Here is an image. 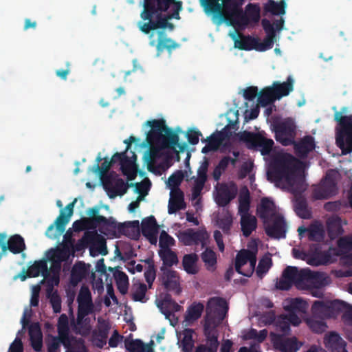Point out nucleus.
Returning <instances> with one entry per match:
<instances>
[{
  "mask_svg": "<svg viewBox=\"0 0 352 352\" xmlns=\"http://www.w3.org/2000/svg\"><path fill=\"white\" fill-rule=\"evenodd\" d=\"M146 124L151 128L147 133L146 139L151 146L148 153L151 161L155 160L159 156L160 150L174 148L177 145L182 152L186 149V144H179L178 134L166 126L164 119L148 120Z\"/></svg>",
  "mask_w": 352,
  "mask_h": 352,
  "instance_id": "obj_1",
  "label": "nucleus"
},
{
  "mask_svg": "<svg viewBox=\"0 0 352 352\" xmlns=\"http://www.w3.org/2000/svg\"><path fill=\"white\" fill-rule=\"evenodd\" d=\"M170 19V17L162 14L146 22L139 21L138 23L142 33L149 34V45L156 48L157 56H160L164 50L171 53L173 50L179 47V44L169 38L165 31L166 28L170 30L174 28V25L168 22Z\"/></svg>",
  "mask_w": 352,
  "mask_h": 352,
  "instance_id": "obj_2",
  "label": "nucleus"
},
{
  "mask_svg": "<svg viewBox=\"0 0 352 352\" xmlns=\"http://www.w3.org/2000/svg\"><path fill=\"white\" fill-rule=\"evenodd\" d=\"M256 214L262 220L266 234L272 239L285 237V221L274 202L270 197H263L257 206Z\"/></svg>",
  "mask_w": 352,
  "mask_h": 352,
  "instance_id": "obj_3",
  "label": "nucleus"
},
{
  "mask_svg": "<svg viewBox=\"0 0 352 352\" xmlns=\"http://www.w3.org/2000/svg\"><path fill=\"white\" fill-rule=\"evenodd\" d=\"M327 279L328 276L323 272H312L309 268L299 270L297 267L287 265V290L292 285L300 290L324 286Z\"/></svg>",
  "mask_w": 352,
  "mask_h": 352,
  "instance_id": "obj_4",
  "label": "nucleus"
},
{
  "mask_svg": "<svg viewBox=\"0 0 352 352\" xmlns=\"http://www.w3.org/2000/svg\"><path fill=\"white\" fill-rule=\"evenodd\" d=\"M348 113L349 108L342 107L333 115L337 122L335 129L336 144L345 155L352 152V114L347 115Z\"/></svg>",
  "mask_w": 352,
  "mask_h": 352,
  "instance_id": "obj_5",
  "label": "nucleus"
},
{
  "mask_svg": "<svg viewBox=\"0 0 352 352\" xmlns=\"http://www.w3.org/2000/svg\"><path fill=\"white\" fill-rule=\"evenodd\" d=\"M301 160L287 153V192L299 194L300 192H305L307 188L305 181L306 164Z\"/></svg>",
  "mask_w": 352,
  "mask_h": 352,
  "instance_id": "obj_6",
  "label": "nucleus"
},
{
  "mask_svg": "<svg viewBox=\"0 0 352 352\" xmlns=\"http://www.w3.org/2000/svg\"><path fill=\"white\" fill-rule=\"evenodd\" d=\"M297 126L292 118L287 117V146L292 145L294 152L299 159L305 160L309 154L316 148L314 138L307 135L296 141Z\"/></svg>",
  "mask_w": 352,
  "mask_h": 352,
  "instance_id": "obj_7",
  "label": "nucleus"
},
{
  "mask_svg": "<svg viewBox=\"0 0 352 352\" xmlns=\"http://www.w3.org/2000/svg\"><path fill=\"white\" fill-rule=\"evenodd\" d=\"M98 230L104 235L116 236V233L127 236H138L140 234L139 221L118 223L115 218L98 217Z\"/></svg>",
  "mask_w": 352,
  "mask_h": 352,
  "instance_id": "obj_8",
  "label": "nucleus"
},
{
  "mask_svg": "<svg viewBox=\"0 0 352 352\" xmlns=\"http://www.w3.org/2000/svg\"><path fill=\"white\" fill-rule=\"evenodd\" d=\"M267 177L277 187L286 190V151L276 148L268 164Z\"/></svg>",
  "mask_w": 352,
  "mask_h": 352,
  "instance_id": "obj_9",
  "label": "nucleus"
},
{
  "mask_svg": "<svg viewBox=\"0 0 352 352\" xmlns=\"http://www.w3.org/2000/svg\"><path fill=\"white\" fill-rule=\"evenodd\" d=\"M347 307V303L340 300H315L311 307V314L318 319L336 318Z\"/></svg>",
  "mask_w": 352,
  "mask_h": 352,
  "instance_id": "obj_10",
  "label": "nucleus"
},
{
  "mask_svg": "<svg viewBox=\"0 0 352 352\" xmlns=\"http://www.w3.org/2000/svg\"><path fill=\"white\" fill-rule=\"evenodd\" d=\"M338 175L337 170H329L320 184L313 186L312 198L316 200L327 199L336 195L338 192L336 182Z\"/></svg>",
  "mask_w": 352,
  "mask_h": 352,
  "instance_id": "obj_11",
  "label": "nucleus"
},
{
  "mask_svg": "<svg viewBox=\"0 0 352 352\" xmlns=\"http://www.w3.org/2000/svg\"><path fill=\"white\" fill-rule=\"evenodd\" d=\"M240 140L248 144V148L259 151L262 155H267L272 151L274 141L264 137L261 133L243 131Z\"/></svg>",
  "mask_w": 352,
  "mask_h": 352,
  "instance_id": "obj_12",
  "label": "nucleus"
},
{
  "mask_svg": "<svg viewBox=\"0 0 352 352\" xmlns=\"http://www.w3.org/2000/svg\"><path fill=\"white\" fill-rule=\"evenodd\" d=\"M76 199L68 204L63 210H61L60 214L53 224H51L46 230L45 234L47 237L55 239L60 236L65 230L66 225L69 223L70 217L74 212V208Z\"/></svg>",
  "mask_w": 352,
  "mask_h": 352,
  "instance_id": "obj_13",
  "label": "nucleus"
},
{
  "mask_svg": "<svg viewBox=\"0 0 352 352\" xmlns=\"http://www.w3.org/2000/svg\"><path fill=\"white\" fill-rule=\"evenodd\" d=\"M175 0H144L140 13L142 22H146L166 12Z\"/></svg>",
  "mask_w": 352,
  "mask_h": 352,
  "instance_id": "obj_14",
  "label": "nucleus"
},
{
  "mask_svg": "<svg viewBox=\"0 0 352 352\" xmlns=\"http://www.w3.org/2000/svg\"><path fill=\"white\" fill-rule=\"evenodd\" d=\"M131 153H132V159L127 157L126 151H124L121 153H116L110 160L113 164L117 162H120L122 173L127 177L128 181L134 180L138 172V168L135 164L137 156L134 152L131 151Z\"/></svg>",
  "mask_w": 352,
  "mask_h": 352,
  "instance_id": "obj_15",
  "label": "nucleus"
},
{
  "mask_svg": "<svg viewBox=\"0 0 352 352\" xmlns=\"http://www.w3.org/2000/svg\"><path fill=\"white\" fill-rule=\"evenodd\" d=\"M286 96V82L280 83L274 82L272 86L262 89L258 93V103L262 107H266L272 103L276 99Z\"/></svg>",
  "mask_w": 352,
  "mask_h": 352,
  "instance_id": "obj_16",
  "label": "nucleus"
},
{
  "mask_svg": "<svg viewBox=\"0 0 352 352\" xmlns=\"http://www.w3.org/2000/svg\"><path fill=\"white\" fill-rule=\"evenodd\" d=\"M102 183L104 189L107 191L110 198H115L117 196H122L126 193L129 187H133V183L124 182V181L117 175H107L103 177Z\"/></svg>",
  "mask_w": 352,
  "mask_h": 352,
  "instance_id": "obj_17",
  "label": "nucleus"
},
{
  "mask_svg": "<svg viewBox=\"0 0 352 352\" xmlns=\"http://www.w3.org/2000/svg\"><path fill=\"white\" fill-rule=\"evenodd\" d=\"M228 311L226 300L220 297L211 298L207 304L206 318H210L212 321L217 319L221 321L226 317Z\"/></svg>",
  "mask_w": 352,
  "mask_h": 352,
  "instance_id": "obj_18",
  "label": "nucleus"
},
{
  "mask_svg": "<svg viewBox=\"0 0 352 352\" xmlns=\"http://www.w3.org/2000/svg\"><path fill=\"white\" fill-rule=\"evenodd\" d=\"M179 241L184 245L201 244L202 247L206 245V241L208 234L206 230H195L193 228H188L179 232L177 235Z\"/></svg>",
  "mask_w": 352,
  "mask_h": 352,
  "instance_id": "obj_19",
  "label": "nucleus"
},
{
  "mask_svg": "<svg viewBox=\"0 0 352 352\" xmlns=\"http://www.w3.org/2000/svg\"><path fill=\"white\" fill-rule=\"evenodd\" d=\"M217 190L215 201L219 206L225 207L236 197L238 188L234 182H230L218 184Z\"/></svg>",
  "mask_w": 352,
  "mask_h": 352,
  "instance_id": "obj_20",
  "label": "nucleus"
},
{
  "mask_svg": "<svg viewBox=\"0 0 352 352\" xmlns=\"http://www.w3.org/2000/svg\"><path fill=\"white\" fill-rule=\"evenodd\" d=\"M274 323L276 330L281 331L282 334L271 332V341L276 349L281 352H286V314H282L276 318Z\"/></svg>",
  "mask_w": 352,
  "mask_h": 352,
  "instance_id": "obj_21",
  "label": "nucleus"
},
{
  "mask_svg": "<svg viewBox=\"0 0 352 352\" xmlns=\"http://www.w3.org/2000/svg\"><path fill=\"white\" fill-rule=\"evenodd\" d=\"M340 256V250L330 247L327 250L316 251L309 259L308 263L314 266L328 265L336 262Z\"/></svg>",
  "mask_w": 352,
  "mask_h": 352,
  "instance_id": "obj_22",
  "label": "nucleus"
},
{
  "mask_svg": "<svg viewBox=\"0 0 352 352\" xmlns=\"http://www.w3.org/2000/svg\"><path fill=\"white\" fill-rule=\"evenodd\" d=\"M239 38H236L235 35L232 36L235 48L246 51L255 50L259 52H264L267 50L263 42H261L258 38H254L250 35L245 36L242 34H239Z\"/></svg>",
  "mask_w": 352,
  "mask_h": 352,
  "instance_id": "obj_23",
  "label": "nucleus"
},
{
  "mask_svg": "<svg viewBox=\"0 0 352 352\" xmlns=\"http://www.w3.org/2000/svg\"><path fill=\"white\" fill-rule=\"evenodd\" d=\"M160 270L162 272L160 279L164 289L168 292H172L177 295L179 294L182 289L177 272L165 267H161Z\"/></svg>",
  "mask_w": 352,
  "mask_h": 352,
  "instance_id": "obj_24",
  "label": "nucleus"
},
{
  "mask_svg": "<svg viewBox=\"0 0 352 352\" xmlns=\"http://www.w3.org/2000/svg\"><path fill=\"white\" fill-rule=\"evenodd\" d=\"M283 24L284 20L283 19L276 20L273 23L267 19H262L261 25L267 34L263 41V43L267 50H270L273 47L276 30H281Z\"/></svg>",
  "mask_w": 352,
  "mask_h": 352,
  "instance_id": "obj_25",
  "label": "nucleus"
},
{
  "mask_svg": "<svg viewBox=\"0 0 352 352\" xmlns=\"http://www.w3.org/2000/svg\"><path fill=\"white\" fill-rule=\"evenodd\" d=\"M141 230L142 235L145 236L151 244H156L159 226L157 224L154 216L151 215L142 219Z\"/></svg>",
  "mask_w": 352,
  "mask_h": 352,
  "instance_id": "obj_26",
  "label": "nucleus"
},
{
  "mask_svg": "<svg viewBox=\"0 0 352 352\" xmlns=\"http://www.w3.org/2000/svg\"><path fill=\"white\" fill-rule=\"evenodd\" d=\"M90 264H86L83 261H77L72 267L69 277V283L76 287L84 278L89 276L90 272Z\"/></svg>",
  "mask_w": 352,
  "mask_h": 352,
  "instance_id": "obj_27",
  "label": "nucleus"
},
{
  "mask_svg": "<svg viewBox=\"0 0 352 352\" xmlns=\"http://www.w3.org/2000/svg\"><path fill=\"white\" fill-rule=\"evenodd\" d=\"M324 342L331 352H347L346 342L336 332L332 331L325 335Z\"/></svg>",
  "mask_w": 352,
  "mask_h": 352,
  "instance_id": "obj_28",
  "label": "nucleus"
},
{
  "mask_svg": "<svg viewBox=\"0 0 352 352\" xmlns=\"http://www.w3.org/2000/svg\"><path fill=\"white\" fill-rule=\"evenodd\" d=\"M294 195V208L297 214L302 219H310L311 217V212L308 209L307 202L302 196L304 192L299 194L290 192Z\"/></svg>",
  "mask_w": 352,
  "mask_h": 352,
  "instance_id": "obj_29",
  "label": "nucleus"
},
{
  "mask_svg": "<svg viewBox=\"0 0 352 352\" xmlns=\"http://www.w3.org/2000/svg\"><path fill=\"white\" fill-rule=\"evenodd\" d=\"M186 208L184 194L180 188L172 189L170 198L168 201V212L174 214L179 210Z\"/></svg>",
  "mask_w": 352,
  "mask_h": 352,
  "instance_id": "obj_30",
  "label": "nucleus"
},
{
  "mask_svg": "<svg viewBox=\"0 0 352 352\" xmlns=\"http://www.w3.org/2000/svg\"><path fill=\"white\" fill-rule=\"evenodd\" d=\"M47 259L51 261L54 272L58 273L61 267V262L68 258L67 252L61 249H50L47 253Z\"/></svg>",
  "mask_w": 352,
  "mask_h": 352,
  "instance_id": "obj_31",
  "label": "nucleus"
},
{
  "mask_svg": "<svg viewBox=\"0 0 352 352\" xmlns=\"http://www.w3.org/2000/svg\"><path fill=\"white\" fill-rule=\"evenodd\" d=\"M26 248L24 239L18 234L10 236L7 241V246H4L3 252L9 250L14 254L23 252Z\"/></svg>",
  "mask_w": 352,
  "mask_h": 352,
  "instance_id": "obj_32",
  "label": "nucleus"
},
{
  "mask_svg": "<svg viewBox=\"0 0 352 352\" xmlns=\"http://www.w3.org/2000/svg\"><path fill=\"white\" fill-rule=\"evenodd\" d=\"M204 309V305L201 302H193L187 309L184 316L186 325H191L201 316Z\"/></svg>",
  "mask_w": 352,
  "mask_h": 352,
  "instance_id": "obj_33",
  "label": "nucleus"
},
{
  "mask_svg": "<svg viewBox=\"0 0 352 352\" xmlns=\"http://www.w3.org/2000/svg\"><path fill=\"white\" fill-rule=\"evenodd\" d=\"M109 330L110 326L108 322H100L98 329L93 334L94 341L97 346L102 348L106 344Z\"/></svg>",
  "mask_w": 352,
  "mask_h": 352,
  "instance_id": "obj_34",
  "label": "nucleus"
},
{
  "mask_svg": "<svg viewBox=\"0 0 352 352\" xmlns=\"http://www.w3.org/2000/svg\"><path fill=\"white\" fill-rule=\"evenodd\" d=\"M153 341H151L150 344H144V343L138 339L124 340V345L127 351L129 352H152V346Z\"/></svg>",
  "mask_w": 352,
  "mask_h": 352,
  "instance_id": "obj_35",
  "label": "nucleus"
},
{
  "mask_svg": "<svg viewBox=\"0 0 352 352\" xmlns=\"http://www.w3.org/2000/svg\"><path fill=\"white\" fill-rule=\"evenodd\" d=\"M250 208V195L248 188L244 186L239 197V213L241 216L249 215Z\"/></svg>",
  "mask_w": 352,
  "mask_h": 352,
  "instance_id": "obj_36",
  "label": "nucleus"
},
{
  "mask_svg": "<svg viewBox=\"0 0 352 352\" xmlns=\"http://www.w3.org/2000/svg\"><path fill=\"white\" fill-rule=\"evenodd\" d=\"M241 227L243 234L248 237L252 232L256 228V218L251 214L241 216Z\"/></svg>",
  "mask_w": 352,
  "mask_h": 352,
  "instance_id": "obj_37",
  "label": "nucleus"
},
{
  "mask_svg": "<svg viewBox=\"0 0 352 352\" xmlns=\"http://www.w3.org/2000/svg\"><path fill=\"white\" fill-rule=\"evenodd\" d=\"M199 260L198 256L195 254H185L182 259V265L184 270L188 274H196L198 273V267L197 263Z\"/></svg>",
  "mask_w": 352,
  "mask_h": 352,
  "instance_id": "obj_38",
  "label": "nucleus"
},
{
  "mask_svg": "<svg viewBox=\"0 0 352 352\" xmlns=\"http://www.w3.org/2000/svg\"><path fill=\"white\" fill-rule=\"evenodd\" d=\"M28 277H37L40 273L46 277L48 274L47 261L45 259L35 261L27 270Z\"/></svg>",
  "mask_w": 352,
  "mask_h": 352,
  "instance_id": "obj_39",
  "label": "nucleus"
},
{
  "mask_svg": "<svg viewBox=\"0 0 352 352\" xmlns=\"http://www.w3.org/2000/svg\"><path fill=\"white\" fill-rule=\"evenodd\" d=\"M305 322L311 331L318 334L324 333L328 327L324 319H318L312 314L305 319Z\"/></svg>",
  "mask_w": 352,
  "mask_h": 352,
  "instance_id": "obj_40",
  "label": "nucleus"
},
{
  "mask_svg": "<svg viewBox=\"0 0 352 352\" xmlns=\"http://www.w3.org/2000/svg\"><path fill=\"white\" fill-rule=\"evenodd\" d=\"M158 254L161 260L163 261V265L162 267L166 268L170 267L177 264L179 261L177 254L171 250L170 248L160 250Z\"/></svg>",
  "mask_w": 352,
  "mask_h": 352,
  "instance_id": "obj_41",
  "label": "nucleus"
},
{
  "mask_svg": "<svg viewBox=\"0 0 352 352\" xmlns=\"http://www.w3.org/2000/svg\"><path fill=\"white\" fill-rule=\"evenodd\" d=\"M194 332L193 329L187 328L180 333L183 336L180 340V347H182L183 352H190L192 351L194 346V340L192 338Z\"/></svg>",
  "mask_w": 352,
  "mask_h": 352,
  "instance_id": "obj_42",
  "label": "nucleus"
},
{
  "mask_svg": "<svg viewBox=\"0 0 352 352\" xmlns=\"http://www.w3.org/2000/svg\"><path fill=\"white\" fill-rule=\"evenodd\" d=\"M58 336L56 337L60 344H62L67 350H69L73 346L72 345V341H77L74 336H69V327H67L65 325L58 328Z\"/></svg>",
  "mask_w": 352,
  "mask_h": 352,
  "instance_id": "obj_43",
  "label": "nucleus"
},
{
  "mask_svg": "<svg viewBox=\"0 0 352 352\" xmlns=\"http://www.w3.org/2000/svg\"><path fill=\"white\" fill-rule=\"evenodd\" d=\"M113 276L119 292L122 294H126L129 287V278L127 275L122 271L116 269L113 272Z\"/></svg>",
  "mask_w": 352,
  "mask_h": 352,
  "instance_id": "obj_44",
  "label": "nucleus"
},
{
  "mask_svg": "<svg viewBox=\"0 0 352 352\" xmlns=\"http://www.w3.org/2000/svg\"><path fill=\"white\" fill-rule=\"evenodd\" d=\"M254 250H241L238 252L235 259V270L240 274H242V266L245 265L250 260Z\"/></svg>",
  "mask_w": 352,
  "mask_h": 352,
  "instance_id": "obj_45",
  "label": "nucleus"
},
{
  "mask_svg": "<svg viewBox=\"0 0 352 352\" xmlns=\"http://www.w3.org/2000/svg\"><path fill=\"white\" fill-rule=\"evenodd\" d=\"M201 259L205 263L208 270L214 271L217 265V254L209 248L206 250L201 254Z\"/></svg>",
  "mask_w": 352,
  "mask_h": 352,
  "instance_id": "obj_46",
  "label": "nucleus"
},
{
  "mask_svg": "<svg viewBox=\"0 0 352 352\" xmlns=\"http://www.w3.org/2000/svg\"><path fill=\"white\" fill-rule=\"evenodd\" d=\"M78 311H77V318H76V324H80L82 321L83 318L94 311V303L93 302H78Z\"/></svg>",
  "mask_w": 352,
  "mask_h": 352,
  "instance_id": "obj_47",
  "label": "nucleus"
},
{
  "mask_svg": "<svg viewBox=\"0 0 352 352\" xmlns=\"http://www.w3.org/2000/svg\"><path fill=\"white\" fill-rule=\"evenodd\" d=\"M233 223L231 213L227 211L217 219V226L224 234H229Z\"/></svg>",
  "mask_w": 352,
  "mask_h": 352,
  "instance_id": "obj_48",
  "label": "nucleus"
},
{
  "mask_svg": "<svg viewBox=\"0 0 352 352\" xmlns=\"http://www.w3.org/2000/svg\"><path fill=\"white\" fill-rule=\"evenodd\" d=\"M147 286L144 283L134 284L132 288L131 297L134 301L145 302L148 298H146Z\"/></svg>",
  "mask_w": 352,
  "mask_h": 352,
  "instance_id": "obj_49",
  "label": "nucleus"
},
{
  "mask_svg": "<svg viewBox=\"0 0 352 352\" xmlns=\"http://www.w3.org/2000/svg\"><path fill=\"white\" fill-rule=\"evenodd\" d=\"M47 296L50 299L54 312L56 314L60 313L61 311V299L57 291H54L52 285L47 288Z\"/></svg>",
  "mask_w": 352,
  "mask_h": 352,
  "instance_id": "obj_50",
  "label": "nucleus"
},
{
  "mask_svg": "<svg viewBox=\"0 0 352 352\" xmlns=\"http://www.w3.org/2000/svg\"><path fill=\"white\" fill-rule=\"evenodd\" d=\"M308 308V304L306 301L298 298H292L287 305V312L292 311L294 312L305 314Z\"/></svg>",
  "mask_w": 352,
  "mask_h": 352,
  "instance_id": "obj_51",
  "label": "nucleus"
},
{
  "mask_svg": "<svg viewBox=\"0 0 352 352\" xmlns=\"http://www.w3.org/2000/svg\"><path fill=\"white\" fill-rule=\"evenodd\" d=\"M284 5L285 0L281 1L280 3L269 0L264 6V11L265 13H270L273 15L283 14L285 13Z\"/></svg>",
  "mask_w": 352,
  "mask_h": 352,
  "instance_id": "obj_52",
  "label": "nucleus"
},
{
  "mask_svg": "<svg viewBox=\"0 0 352 352\" xmlns=\"http://www.w3.org/2000/svg\"><path fill=\"white\" fill-rule=\"evenodd\" d=\"M268 331L267 329H262L259 332L253 328H251L243 336V339L245 340H255L258 343H262L267 338Z\"/></svg>",
  "mask_w": 352,
  "mask_h": 352,
  "instance_id": "obj_53",
  "label": "nucleus"
},
{
  "mask_svg": "<svg viewBox=\"0 0 352 352\" xmlns=\"http://www.w3.org/2000/svg\"><path fill=\"white\" fill-rule=\"evenodd\" d=\"M324 238V230L320 225L312 224L309 228L308 239L312 241H320Z\"/></svg>",
  "mask_w": 352,
  "mask_h": 352,
  "instance_id": "obj_54",
  "label": "nucleus"
},
{
  "mask_svg": "<svg viewBox=\"0 0 352 352\" xmlns=\"http://www.w3.org/2000/svg\"><path fill=\"white\" fill-rule=\"evenodd\" d=\"M272 265V258L269 256L263 257L258 262L256 269V274L258 277L262 278L263 276L268 272Z\"/></svg>",
  "mask_w": 352,
  "mask_h": 352,
  "instance_id": "obj_55",
  "label": "nucleus"
},
{
  "mask_svg": "<svg viewBox=\"0 0 352 352\" xmlns=\"http://www.w3.org/2000/svg\"><path fill=\"white\" fill-rule=\"evenodd\" d=\"M327 231L329 237L335 239L342 234L343 229L338 221L332 220L327 223Z\"/></svg>",
  "mask_w": 352,
  "mask_h": 352,
  "instance_id": "obj_56",
  "label": "nucleus"
},
{
  "mask_svg": "<svg viewBox=\"0 0 352 352\" xmlns=\"http://www.w3.org/2000/svg\"><path fill=\"white\" fill-rule=\"evenodd\" d=\"M228 165V156H224L213 170L212 177L215 181L218 182L220 179L222 173L226 170Z\"/></svg>",
  "mask_w": 352,
  "mask_h": 352,
  "instance_id": "obj_57",
  "label": "nucleus"
},
{
  "mask_svg": "<svg viewBox=\"0 0 352 352\" xmlns=\"http://www.w3.org/2000/svg\"><path fill=\"white\" fill-rule=\"evenodd\" d=\"M214 322L215 321H212L210 318H206V322L204 326V333L206 337V343L204 344L209 345V340H212V339H216V341L219 342L217 334L213 332V330L210 328V325Z\"/></svg>",
  "mask_w": 352,
  "mask_h": 352,
  "instance_id": "obj_58",
  "label": "nucleus"
},
{
  "mask_svg": "<svg viewBox=\"0 0 352 352\" xmlns=\"http://www.w3.org/2000/svg\"><path fill=\"white\" fill-rule=\"evenodd\" d=\"M184 177L182 170H177L173 173L168 179V185L172 189L179 188V186L181 184Z\"/></svg>",
  "mask_w": 352,
  "mask_h": 352,
  "instance_id": "obj_59",
  "label": "nucleus"
},
{
  "mask_svg": "<svg viewBox=\"0 0 352 352\" xmlns=\"http://www.w3.org/2000/svg\"><path fill=\"white\" fill-rule=\"evenodd\" d=\"M171 298V296L168 294H166L162 301L157 305L158 307L160 308L162 313L166 316V318H169L171 316V311L168 309V307H170L172 305V302H174Z\"/></svg>",
  "mask_w": 352,
  "mask_h": 352,
  "instance_id": "obj_60",
  "label": "nucleus"
},
{
  "mask_svg": "<svg viewBox=\"0 0 352 352\" xmlns=\"http://www.w3.org/2000/svg\"><path fill=\"white\" fill-rule=\"evenodd\" d=\"M209 345L199 344L195 349L194 352H217L219 346V342L216 341V339L209 340Z\"/></svg>",
  "mask_w": 352,
  "mask_h": 352,
  "instance_id": "obj_61",
  "label": "nucleus"
},
{
  "mask_svg": "<svg viewBox=\"0 0 352 352\" xmlns=\"http://www.w3.org/2000/svg\"><path fill=\"white\" fill-rule=\"evenodd\" d=\"M219 1V0H206V8L215 15L223 16L222 6Z\"/></svg>",
  "mask_w": 352,
  "mask_h": 352,
  "instance_id": "obj_62",
  "label": "nucleus"
},
{
  "mask_svg": "<svg viewBox=\"0 0 352 352\" xmlns=\"http://www.w3.org/2000/svg\"><path fill=\"white\" fill-rule=\"evenodd\" d=\"M175 243L174 239L170 236L165 231H162L160 236L159 245L160 250H166L170 248V245H173Z\"/></svg>",
  "mask_w": 352,
  "mask_h": 352,
  "instance_id": "obj_63",
  "label": "nucleus"
},
{
  "mask_svg": "<svg viewBox=\"0 0 352 352\" xmlns=\"http://www.w3.org/2000/svg\"><path fill=\"white\" fill-rule=\"evenodd\" d=\"M338 248L341 251V255L344 251H349L352 250V236H343L340 238L337 242Z\"/></svg>",
  "mask_w": 352,
  "mask_h": 352,
  "instance_id": "obj_64",
  "label": "nucleus"
}]
</instances>
